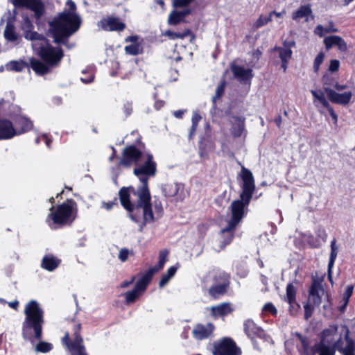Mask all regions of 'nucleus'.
Here are the masks:
<instances>
[{"instance_id": "nucleus-1", "label": "nucleus", "mask_w": 355, "mask_h": 355, "mask_svg": "<svg viewBox=\"0 0 355 355\" xmlns=\"http://www.w3.org/2000/svg\"><path fill=\"white\" fill-rule=\"evenodd\" d=\"M146 160L143 165L135 168L133 173L139 178L141 184L135 189L133 186L123 187L119 191V199L128 216L134 222L141 223V229L154 221L151 195L148 180L157 172V164L150 153H145Z\"/></svg>"}, {"instance_id": "nucleus-2", "label": "nucleus", "mask_w": 355, "mask_h": 355, "mask_svg": "<svg viewBox=\"0 0 355 355\" xmlns=\"http://www.w3.org/2000/svg\"><path fill=\"white\" fill-rule=\"evenodd\" d=\"M25 318L22 322L21 335L25 340L31 343L39 341L35 347L37 352L47 353L53 346L51 343L42 341L44 313L39 303L35 300L28 302L24 309Z\"/></svg>"}, {"instance_id": "nucleus-3", "label": "nucleus", "mask_w": 355, "mask_h": 355, "mask_svg": "<svg viewBox=\"0 0 355 355\" xmlns=\"http://www.w3.org/2000/svg\"><path fill=\"white\" fill-rule=\"evenodd\" d=\"M67 4L69 10L59 12L49 22L46 34L53 38V43L68 46L69 37L80 29L82 19L76 12V3L68 0Z\"/></svg>"}, {"instance_id": "nucleus-4", "label": "nucleus", "mask_w": 355, "mask_h": 355, "mask_svg": "<svg viewBox=\"0 0 355 355\" xmlns=\"http://www.w3.org/2000/svg\"><path fill=\"white\" fill-rule=\"evenodd\" d=\"M338 327L337 324H330L324 329L320 334V341L315 343L311 349L313 354L335 355L336 351L342 354L349 345L355 347V340L350 337V331L345 324L341 326V332L336 339Z\"/></svg>"}, {"instance_id": "nucleus-5", "label": "nucleus", "mask_w": 355, "mask_h": 355, "mask_svg": "<svg viewBox=\"0 0 355 355\" xmlns=\"http://www.w3.org/2000/svg\"><path fill=\"white\" fill-rule=\"evenodd\" d=\"M240 176L243 181L240 198L233 200L230 207L231 218L226 230H235L248 213V207L255 191V181L252 173L245 166L241 167Z\"/></svg>"}, {"instance_id": "nucleus-6", "label": "nucleus", "mask_w": 355, "mask_h": 355, "mask_svg": "<svg viewBox=\"0 0 355 355\" xmlns=\"http://www.w3.org/2000/svg\"><path fill=\"white\" fill-rule=\"evenodd\" d=\"M45 222L51 230L71 226L78 216L77 202L72 198H67L57 206L49 209Z\"/></svg>"}, {"instance_id": "nucleus-7", "label": "nucleus", "mask_w": 355, "mask_h": 355, "mask_svg": "<svg viewBox=\"0 0 355 355\" xmlns=\"http://www.w3.org/2000/svg\"><path fill=\"white\" fill-rule=\"evenodd\" d=\"M72 337L70 333L66 331L64 336L61 338V343L71 354V355H88L84 344V340L81 336L82 325L74 320L71 321Z\"/></svg>"}, {"instance_id": "nucleus-8", "label": "nucleus", "mask_w": 355, "mask_h": 355, "mask_svg": "<svg viewBox=\"0 0 355 355\" xmlns=\"http://www.w3.org/2000/svg\"><path fill=\"white\" fill-rule=\"evenodd\" d=\"M146 150V144L142 141V137L139 135L134 144L127 145L121 152L119 166L130 168L137 165L141 159Z\"/></svg>"}, {"instance_id": "nucleus-9", "label": "nucleus", "mask_w": 355, "mask_h": 355, "mask_svg": "<svg viewBox=\"0 0 355 355\" xmlns=\"http://www.w3.org/2000/svg\"><path fill=\"white\" fill-rule=\"evenodd\" d=\"M35 51L37 55L50 67L59 66L64 56L62 47L53 46L49 40L44 44H40Z\"/></svg>"}, {"instance_id": "nucleus-10", "label": "nucleus", "mask_w": 355, "mask_h": 355, "mask_svg": "<svg viewBox=\"0 0 355 355\" xmlns=\"http://www.w3.org/2000/svg\"><path fill=\"white\" fill-rule=\"evenodd\" d=\"M212 355H242L241 348L231 337L224 336L212 344Z\"/></svg>"}, {"instance_id": "nucleus-11", "label": "nucleus", "mask_w": 355, "mask_h": 355, "mask_svg": "<svg viewBox=\"0 0 355 355\" xmlns=\"http://www.w3.org/2000/svg\"><path fill=\"white\" fill-rule=\"evenodd\" d=\"M11 3L17 8H26L33 12V17L37 24L45 13V5L42 0H11Z\"/></svg>"}, {"instance_id": "nucleus-12", "label": "nucleus", "mask_w": 355, "mask_h": 355, "mask_svg": "<svg viewBox=\"0 0 355 355\" xmlns=\"http://www.w3.org/2000/svg\"><path fill=\"white\" fill-rule=\"evenodd\" d=\"M294 284H297V281L290 282L287 284L286 288V297L285 300L289 304V311L291 315H296L300 309V305L296 300V295L297 288Z\"/></svg>"}, {"instance_id": "nucleus-13", "label": "nucleus", "mask_w": 355, "mask_h": 355, "mask_svg": "<svg viewBox=\"0 0 355 355\" xmlns=\"http://www.w3.org/2000/svg\"><path fill=\"white\" fill-rule=\"evenodd\" d=\"M243 331L252 341L257 338L263 340L266 339L265 331L261 327L257 326L252 319H247L244 321Z\"/></svg>"}, {"instance_id": "nucleus-14", "label": "nucleus", "mask_w": 355, "mask_h": 355, "mask_svg": "<svg viewBox=\"0 0 355 355\" xmlns=\"http://www.w3.org/2000/svg\"><path fill=\"white\" fill-rule=\"evenodd\" d=\"M324 92L331 103L342 105H348L350 103L353 95L351 91L339 94L329 87H324Z\"/></svg>"}, {"instance_id": "nucleus-15", "label": "nucleus", "mask_w": 355, "mask_h": 355, "mask_svg": "<svg viewBox=\"0 0 355 355\" xmlns=\"http://www.w3.org/2000/svg\"><path fill=\"white\" fill-rule=\"evenodd\" d=\"M214 329L215 326L211 322H208L206 324L198 323L192 330V336L198 340H205L213 334Z\"/></svg>"}, {"instance_id": "nucleus-16", "label": "nucleus", "mask_w": 355, "mask_h": 355, "mask_svg": "<svg viewBox=\"0 0 355 355\" xmlns=\"http://www.w3.org/2000/svg\"><path fill=\"white\" fill-rule=\"evenodd\" d=\"M324 288L321 283L316 279H313L311 285L309 289V299L313 305L317 307L320 306L322 302V295L324 293Z\"/></svg>"}, {"instance_id": "nucleus-17", "label": "nucleus", "mask_w": 355, "mask_h": 355, "mask_svg": "<svg viewBox=\"0 0 355 355\" xmlns=\"http://www.w3.org/2000/svg\"><path fill=\"white\" fill-rule=\"evenodd\" d=\"M100 24L101 28L107 31H123L126 27L125 24L121 21L118 17L112 16L103 19Z\"/></svg>"}, {"instance_id": "nucleus-18", "label": "nucleus", "mask_w": 355, "mask_h": 355, "mask_svg": "<svg viewBox=\"0 0 355 355\" xmlns=\"http://www.w3.org/2000/svg\"><path fill=\"white\" fill-rule=\"evenodd\" d=\"M293 335L299 341L296 346L300 355H317L312 353L313 345L311 346V340L309 337L297 331Z\"/></svg>"}, {"instance_id": "nucleus-19", "label": "nucleus", "mask_w": 355, "mask_h": 355, "mask_svg": "<svg viewBox=\"0 0 355 355\" xmlns=\"http://www.w3.org/2000/svg\"><path fill=\"white\" fill-rule=\"evenodd\" d=\"M15 135L17 132L12 121L0 118V140L10 139Z\"/></svg>"}, {"instance_id": "nucleus-20", "label": "nucleus", "mask_w": 355, "mask_h": 355, "mask_svg": "<svg viewBox=\"0 0 355 355\" xmlns=\"http://www.w3.org/2000/svg\"><path fill=\"white\" fill-rule=\"evenodd\" d=\"M313 96L319 101V102L324 107H325L329 112V115L331 116L334 123H337L338 121V115L335 112L333 107L329 104L328 101L326 99L323 91L319 90H311V91Z\"/></svg>"}, {"instance_id": "nucleus-21", "label": "nucleus", "mask_w": 355, "mask_h": 355, "mask_svg": "<svg viewBox=\"0 0 355 355\" xmlns=\"http://www.w3.org/2000/svg\"><path fill=\"white\" fill-rule=\"evenodd\" d=\"M17 135L27 132L33 128V122L27 117L24 116H17L14 119Z\"/></svg>"}, {"instance_id": "nucleus-22", "label": "nucleus", "mask_w": 355, "mask_h": 355, "mask_svg": "<svg viewBox=\"0 0 355 355\" xmlns=\"http://www.w3.org/2000/svg\"><path fill=\"white\" fill-rule=\"evenodd\" d=\"M231 70L234 76L240 82L250 81L254 76L251 69H245L242 66L233 64L231 67Z\"/></svg>"}, {"instance_id": "nucleus-23", "label": "nucleus", "mask_w": 355, "mask_h": 355, "mask_svg": "<svg viewBox=\"0 0 355 355\" xmlns=\"http://www.w3.org/2000/svg\"><path fill=\"white\" fill-rule=\"evenodd\" d=\"M28 65V68H31L33 71L39 76L46 75L51 71L50 66L41 59L39 60L34 57L29 59Z\"/></svg>"}, {"instance_id": "nucleus-24", "label": "nucleus", "mask_w": 355, "mask_h": 355, "mask_svg": "<svg viewBox=\"0 0 355 355\" xmlns=\"http://www.w3.org/2000/svg\"><path fill=\"white\" fill-rule=\"evenodd\" d=\"M325 48L329 50L334 46H337L339 51L345 52L347 49V44L344 39L338 35H330L324 39Z\"/></svg>"}, {"instance_id": "nucleus-25", "label": "nucleus", "mask_w": 355, "mask_h": 355, "mask_svg": "<svg viewBox=\"0 0 355 355\" xmlns=\"http://www.w3.org/2000/svg\"><path fill=\"white\" fill-rule=\"evenodd\" d=\"M191 13V10L187 8L183 10H172L168 18V24L169 25L176 26L181 22L185 21V17Z\"/></svg>"}, {"instance_id": "nucleus-26", "label": "nucleus", "mask_w": 355, "mask_h": 355, "mask_svg": "<svg viewBox=\"0 0 355 355\" xmlns=\"http://www.w3.org/2000/svg\"><path fill=\"white\" fill-rule=\"evenodd\" d=\"M211 314L214 317H225L234 311L232 305L229 302H223L216 306H212L211 309Z\"/></svg>"}, {"instance_id": "nucleus-27", "label": "nucleus", "mask_w": 355, "mask_h": 355, "mask_svg": "<svg viewBox=\"0 0 355 355\" xmlns=\"http://www.w3.org/2000/svg\"><path fill=\"white\" fill-rule=\"evenodd\" d=\"M234 123L231 128V133L234 137L238 138L241 137L245 130V118L233 116Z\"/></svg>"}, {"instance_id": "nucleus-28", "label": "nucleus", "mask_w": 355, "mask_h": 355, "mask_svg": "<svg viewBox=\"0 0 355 355\" xmlns=\"http://www.w3.org/2000/svg\"><path fill=\"white\" fill-rule=\"evenodd\" d=\"M5 38L10 42H15L18 39L17 33L15 31V17H10L7 20L6 26L3 33Z\"/></svg>"}, {"instance_id": "nucleus-29", "label": "nucleus", "mask_w": 355, "mask_h": 355, "mask_svg": "<svg viewBox=\"0 0 355 355\" xmlns=\"http://www.w3.org/2000/svg\"><path fill=\"white\" fill-rule=\"evenodd\" d=\"M153 275L151 271L146 270L142 277L137 282L134 289L139 293L144 292L153 279Z\"/></svg>"}, {"instance_id": "nucleus-30", "label": "nucleus", "mask_w": 355, "mask_h": 355, "mask_svg": "<svg viewBox=\"0 0 355 355\" xmlns=\"http://www.w3.org/2000/svg\"><path fill=\"white\" fill-rule=\"evenodd\" d=\"M60 259L53 255H45L41 263V267L48 271H53L60 264Z\"/></svg>"}, {"instance_id": "nucleus-31", "label": "nucleus", "mask_w": 355, "mask_h": 355, "mask_svg": "<svg viewBox=\"0 0 355 355\" xmlns=\"http://www.w3.org/2000/svg\"><path fill=\"white\" fill-rule=\"evenodd\" d=\"M312 9L310 4L300 6V8L293 12L292 19L297 21L302 18H306V21H308V17L312 15Z\"/></svg>"}, {"instance_id": "nucleus-32", "label": "nucleus", "mask_w": 355, "mask_h": 355, "mask_svg": "<svg viewBox=\"0 0 355 355\" xmlns=\"http://www.w3.org/2000/svg\"><path fill=\"white\" fill-rule=\"evenodd\" d=\"M228 289L229 288L226 287L225 285H217L214 284L209 287L208 293L214 300H218L225 295L227 293Z\"/></svg>"}, {"instance_id": "nucleus-33", "label": "nucleus", "mask_w": 355, "mask_h": 355, "mask_svg": "<svg viewBox=\"0 0 355 355\" xmlns=\"http://www.w3.org/2000/svg\"><path fill=\"white\" fill-rule=\"evenodd\" d=\"M336 239H334L331 242V252L329 256V260L328 263V279L332 283V268L334 266L335 260L338 254V249L336 245Z\"/></svg>"}, {"instance_id": "nucleus-34", "label": "nucleus", "mask_w": 355, "mask_h": 355, "mask_svg": "<svg viewBox=\"0 0 355 355\" xmlns=\"http://www.w3.org/2000/svg\"><path fill=\"white\" fill-rule=\"evenodd\" d=\"M231 276L230 273L225 271H220L216 272L213 277V282L214 284L225 285L226 287L230 288Z\"/></svg>"}, {"instance_id": "nucleus-35", "label": "nucleus", "mask_w": 355, "mask_h": 355, "mask_svg": "<svg viewBox=\"0 0 355 355\" xmlns=\"http://www.w3.org/2000/svg\"><path fill=\"white\" fill-rule=\"evenodd\" d=\"M28 63L22 60H12L8 62L6 64V69L8 71H16V72H21L25 68L28 67Z\"/></svg>"}, {"instance_id": "nucleus-36", "label": "nucleus", "mask_w": 355, "mask_h": 355, "mask_svg": "<svg viewBox=\"0 0 355 355\" xmlns=\"http://www.w3.org/2000/svg\"><path fill=\"white\" fill-rule=\"evenodd\" d=\"M180 188V184L176 182L167 183L163 185L162 192L167 198L175 196Z\"/></svg>"}, {"instance_id": "nucleus-37", "label": "nucleus", "mask_w": 355, "mask_h": 355, "mask_svg": "<svg viewBox=\"0 0 355 355\" xmlns=\"http://www.w3.org/2000/svg\"><path fill=\"white\" fill-rule=\"evenodd\" d=\"M226 85L227 82L225 78H223L216 89L215 95L213 96L211 98V101L214 107H216L217 101L220 100V98L224 96Z\"/></svg>"}, {"instance_id": "nucleus-38", "label": "nucleus", "mask_w": 355, "mask_h": 355, "mask_svg": "<svg viewBox=\"0 0 355 355\" xmlns=\"http://www.w3.org/2000/svg\"><path fill=\"white\" fill-rule=\"evenodd\" d=\"M168 254V251L167 250L160 251L159 253V261L157 265L150 268L148 270L151 271L153 275L155 273L161 270L167 261Z\"/></svg>"}, {"instance_id": "nucleus-39", "label": "nucleus", "mask_w": 355, "mask_h": 355, "mask_svg": "<svg viewBox=\"0 0 355 355\" xmlns=\"http://www.w3.org/2000/svg\"><path fill=\"white\" fill-rule=\"evenodd\" d=\"M24 37L25 39L31 41L39 40L42 41L44 43L48 42V39L44 35L38 33L33 29H31L24 32Z\"/></svg>"}, {"instance_id": "nucleus-40", "label": "nucleus", "mask_w": 355, "mask_h": 355, "mask_svg": "<svg viewBox=\"0 0 355 355\" xmlns=\"http://www.w3.org/2000/svg\"><path fill=\"white\" fill-rule=\"evenodd\" d=\"M165 35L168 36L172 40L184 39L186 37L189 36V35H192L193 37H194V35H193L191 30L189 28L184 29V31L182 33H177V32H174V31H172L170 30H167L165 32Z\"/></svg>"}, {"instance_id": "nucleus-41", "label": "nucleus", "mask_w": 355, "mask_h": 355, "mask_svg": "<svg viewBox=\"0 0 355 355\" xmlns=\"http://www.w3.org/2000/svg\"><path fill=\"white\" fill-rule=\"evenodd\" d=\"M270 51H277L281 60H289L291 58L293 53L292 50L289 48H283L277 46L272 48Z\"/></svg>"}, {"instance_id": "nucleus-42", "label": "nucleus", "mask_w": 355, "mask_h": 355, "mask_svg": "<svg viewBox=\"0 0 355 355\" xmlns=\"http://www.w3.org/2000/svg\"><path fill=\"white\" fill-rule=\"evenodd\" d=\"M20 27L24 33L26 31L34 29L32 18L27 13L23 12L21 14Z\"/></svg>"}, {"instance_id": "nucleus-43", "label": "nucleus", "mask_w": 355, "mask_h": 355, "mask_svg": "<svg viewBox=\"0 0 355 355\" xmlns=\"http://www.w3.org/2000/svg\"><path fill=\"white\" fill-rule=\"evenodd\" d=\"M126 54L137 55L143 53V47L139 43L132 44L125 46Z\"/></svg>"}, {"instance_id": "nucleus-44", "label": "nucleus", "mask_w": 355, "mask_h": 355, "mask_svg": "<svg viewBox=\"0 0 355 355\" xmlns=\"http://www.w3.org/2000/svg\"><path fill=\"white\" fill-rule=\"evenodd\" d=\"M83 77L80 78V80L85 84H89L94 80L95 75L92 68L87 67L82 71Z\"/></svg>"}, {"instance_id": "nucleus-45", "label": "nucleus", "mask_w": 355, "mask_h": 355, "mask_svg": "<svg viewBox=\"0 0 355 355\" xmlns=\"http://www.w3.org/2000/svg\"><path fill=\"white\" fill-rule=\"evenodd\" d=\"M234 230H226V227L220 231L221 234H223L222 245L223 247L230 244V243L232 241L234 236Z\"/></svg>"}, {"instance_id": "nucleus-46", "label": "nucleus", "mask_w": 355, "mask_h": 355, "mask_svg": "<svg viewBox=\"0 0 355 355\" xmlns=\"http://www.w3.org/2000/svg\"><path fill=\"white\" fill-rule=\"evenodd\" d=\"M140 295L141 293L137 292L134 288L132 291H127L125 293V299L126 304H130L135 302Z\"/></svg>"}, {"instance_id": "nucleus-47", "label": "nucleus", "mask_w": 355, "mask_h": 355, "mask_svg": "<svg viewBox=\"0 0 355 355\" xmlns=\"http://www.w3.org/2000/svg\"><path fill=\"white\" fill-rule=\"evenodd\" d=\"M272 19L270 17V16H269V15L263 16V15H261L259 17V18L257 19L255 23L254 24L253 28L254 29H258V28L266 25L269 22L272 21Z\"/></svg>"}, {"instance_id": "nucleus-48", "label": "nucleus", "mask_w": 355, "mask_h": 355, "mask_svg": "<svg viewBox=\"0 0 355 355\" xmlns=\"http://www.w3.org/2000/svg\"><path fill=\"white\" fill-rule=\"evenodd\" d=\"M324 53L323 52H320L317 56L315 57L313 62V70L315 73H318L319 71L320 67L324 61Z\"/></svg>"}, {"instance_id": "nucleus-49", "label": "nucleus", "mask_w": 355, "mask_h": 355, "mask_svg": "<svg viewBox=\"0 0 355 355\" xmlns=\"http://www.w3.org/2000/svg\"><path fill=\"white\" fill-rule=\"evenodd\" d=\"M122 110L125 118L130 116L133 112L132 102L125 101L123 105Z\"/></svg>"}, {"instance_id": "nucleus-50", "label": "nucleus", "mask_w": 355, "mask_h": 355, "mask_svg": "<svg viewBox=\"0 0 355 355\" xmlns=\"http://www.w3.org/2000/svg\"><path fill=\"white\" fill-rule=\"evenodd\" d=\"M354 291V286L353 285H348L347 286L345 292L343 293V302L345 303H349V298L353 294Z\"/></svg>"}, {"instance_id": "nucleus-51", "label": "nucleus", "mask_w": 355, "mask_h": 355, "mask_svg": "<svg viewBox=\"0 0 355 355\" xmlns=\"http://www.w3.org/2000/svg\"><path fill=\"white\" fill-rule=\"evenodd\" d=\"M101 204V207L110 211L113 209L114 206H118V198L115 197L112 200L108 202L103 201Z\"/></svg>"}, {"instance_id": "nucleus-52", "label": "nucleus", "mask_w": 355, "mask_h": 355, "mask_svg": "<svg viewBox=\"0 0 355 355\" xmlns=\"http://www.w3.org/2000/svg\"><path fill=\"white\" fill-rule=\"evenodd\" d=\"M304 319L306 320H308L313 315L314 311V307L313 305L310 304L309 303H306L304 305Z\"/></svg>"}, {"instance_id": "nucleus-53", "label": "nucleus", "mask_w": 355, "mask_h": 355, "mask_svg": "<svg viewBox=\"0 0 355 355\" xmlns=\"http://www.w3.org/2000/svg\"><path fill=\"white\" fill-rule=\"evenodd\" d=\"M263 311L270 312L272 315H276L277 313V309L271 302L266 303L263 306Z\"/></svg>"}, {"instance_id": "nucleus-54", "label": "nucleus", "mask_w": 355, "mask_h": 355, "mask_svg": "<svg viewBox=\"0 0 355 355\" xmlns=\"http://www.w3.org/2000/svg\"><path fill=\"white\" fill-rule=\"evenodd\" d=\"M322 80L324 84V88H331V87H334V85L335 84V82H336V80L334 78L329 76H324Z\"/></svg>"}, {"instance_id": "nucleus-55", "label": "nucleus", "mask_w": 355, "mask_h": 355, "mask_svg": "<svg viewBox=\"0 0 355 355\" xmlns=\"http://www.w3.org/2000/svg\"><path fill=\"white\" fill-rule=\"evenodd\" d=\"M340 67V62L338 60H331L329 67V71L331 72H336L338 71Z\"/></svg>"}, {"instance_id": "nucleus-56", "label": "nucleus", "mask_w": 355, "mask_h": 355, "mask_svg": "<svg viewBox=\"0 0 355 355\" xmlns=\"http://www.w3.org/2000/svg\"><path fill=\"white\" fill-rule=\"evenodd\" d=\"M128 254L129 250L127 248H124L119 251L118 257L122 262H125L127 261L128 258Z\"/></svg>"}, {"instance_id": "nucleus-57", "label": "nucleus", "mask_w": 355, "mask_h": 355, "mask_svg": "<svg viewBox=\"0 0 355 355\" xmlns=\"http://www.w3.org/2000/svg\"><path fill=\"white\" fill-rule=\"evenodd\" d=\"M154 208L155 210V212L159 215L162 216L164 212V209L162 207V202L160 200H155L154 201Z\"/></svg>"}, {"instance_id": "nucleus-58", "label": "nucleus", "mask_w": 355, "mask_h": 355, "mask_svg": "<svg viewBox=\"0 0 355 355\" xmlns=\"http://www.w3.org/2000/svg\"><path fill=\"white\" fill-rule=\"evenodd\" d=\"M180 267V264L178 263H176L175 266H171L166 272V275L172 278L176 273L178 268Z\"/></svg>"}, {"instance_id": "nucleus-59", "label": "nucleus", "mask_w": 355, "mask_h": 355, "mask_svg": "<svg viewBox=\"0 0 355 355\" xmlns=\"http://www.w3.org/2000/svg\"><path fill=\"white\" fill-rule=\"evenodd\" d=\"M171 279V278L169 276H168L166 273L162 275L159 282V286L160 288H163L165 285L168 284Z\"/></svg>"}, {"instance_id": "nucleus-60", "label": "nucleus", "mask_w": 355, "mask_h": 355, "mask_svg": "<svg viewBox=\"0 0 355 355\" xmlns=\"http://www.w3.org/2000/svg\"><path fill=\"white\" fill-rule=\"evenodd\" d=\"M338 31V28L335 27V26L332 21H330L329 23V25L327 27H325V29H324L325 33H336Z\"/></svg>"}, {"instance_id": "nucleus-61", "label": "nucleus", "mask_w": 355, "mask_h": 355, "mask_svg": "<svg viewBox=\"0 0 355 355\" xmlns=\"http://www.w3.org/2000/svg\"><path fill=\"white\" fill-rule=\"evenodd\" d=\"M202 116L198 112H194L192 115L191 122L192 125H198V123L201 120Z\"/></svg>"}, {"instance_id": "nucleus-62", "label": "nucleus", "mask_w": 355, "mask_h": 355, "mask_svg": "<svg viewBox=\"0 0 355 355\" xmlns=\"http://www.w3.org/2000/svg\"><path fill=\"white\" fill-rule=\"evenodd\" d=\"M324 29L325 28H324L322 25L319 24L318 25L315 30H314V33L315 34L318 35L319 37H322L324 36Z\"/></svg>"}, {"instance_id": "nucleus-63", "label": "nucleus", "mask_w": 355, "mask_h": 355, "mask_svg": "<svg viewBox=\"0 0 355 355\" xmlns=\"http://www.w3.org/2000/svg\"><path fill=\"white\" fill-rule=\"evenodd\" d=\"M207 155L205 146H203L202 141L199 144V155L202 157Z\"/></svg>"}, {"instance_id": "nucleus-64", "label": "nucleus", "mask_w": 355, "mask_h": 355, "mask_svg": "<svg viewBox=\"0 0 355 355\" xmlns=\"http://www.w3.org/2000/svg\"><path fill=\"white\" fill-rule=\"evenodd\" d=\"M343 355H355V347L353 348L352 345H349Z\"/></svg>"}]
</instances>
